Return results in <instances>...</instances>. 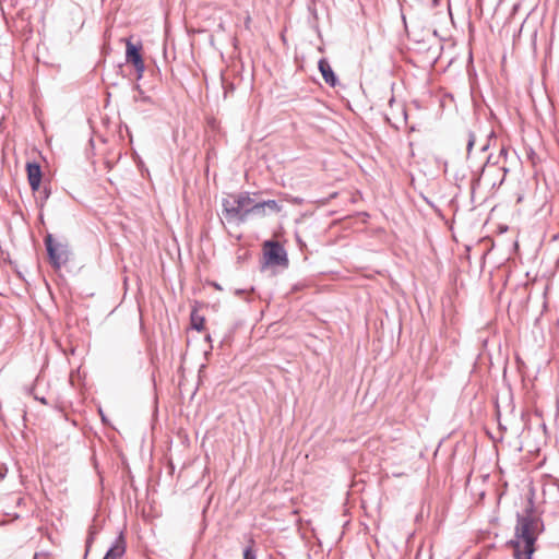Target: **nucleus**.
Here are the masks:
<instances>
[{"mask_svg": "<svg viewBox=\"0 0 559 559\" xmlns=\"http://www.w3.org/2000/svg\"><path fill=\"white\" fill-rule=\"evenodd\" d=\"M544 531V522L533 506L516 513L514 539L508 544L513 548L514 559H532L536 551V540Z\"/></svg>", "mask_w": 559, "mask_h": 559, "instance_id": "1", "label": "nucleus"}, {"mask_svg": "<svg viewBox=\"0 0 559 559\" xmlns=\"http://www.w3.org/2000/svg\"><path fill=\"white\" fill-rule=\"evenodd\" d=\"M223 214L227 222L242 224L250 216L263 217L266 215L263 202H254L248 192L230 194L223 199Z\"/></svg>", "mask_w": 559, "mask_h": 559, "instance_id": "2", "label": "nucleus"}, {"mask_svg": "<svg viewBox=\"0 0 559 559\" xmlns=\"http://www.w3.org/2000/svg\"><path fill=\"white\" fill-rule=\"evenodd\" d=\"M47 255L50 265L55 270H60L71 257V250L66 241H57L51 234H47L44 238Z\"/></svg>", "mask_w": 559, "mask_h": 559, "instance_id": "3", "label": "nucleus"}, {"mask_svg": "<svg viewBox=\"0 0 559 559\" xmlns=\"http://www.w3.org/2000/svg\"><path fill=\"white\" fill-rule=\"evenodd\" d=\"M264 265H288V258L284 247L277 241L267 240L263 248Z\"/></svg>", "mask_w": 559, "mask_h": 559, "instance_id": "4", "label": "nucleus"}, {"mask_svg": "<svg viewBox=\"0 0 559 559\" xmlns=\"http://www.w3.org/2000/svg\"><path fill=\"white\" fill-rule=\"evenodd\" d=\"M141 43L133 44L129 39L126 41V61L134 67L138 80L142 79L145 71V64L141 55Z\"/></svg>", "mask_w": 559, "mask_h": 559, "instance_id": "5", "label": "nucleus"}, {"mask_svg": "<svg viewBox=\"0 0 559 559\" xmlns=\"http://www.w3.org/2000/svg\"><path fill=\"white\" fill-rule=\"evenodd\" d=\"M26 174L31 190L33 192L38 191L43 179V171L40 165L37 162H27Z\"/></svg>", "mask_w": 559, "mask_h": 559, "instance_id": "6", "label": "nucleus"}, {"mask_svg": "<svg viewBox=\"0 0 559 559\" xmlns=\"http://www.w3.org/2000/svg\"><path fill=\"white\" fill-rule=\"evenodd\" d=\"M124 552H126V539H124L123 533L120 532V534L116 537L112 545L106 551L103 559H120L124 555Z\"/></svg>", "mask_w": 559, "mask_h": 559, "instance_id": "7", "label": "nucleus"}, {"mask_svg": "<svg viewBox=\"0 0 559 559\" xmlns=\"http://www.w3.org/2000/svg\"><path fill=\"white\" fill-rule=\"evenodd\" d=\"M318 68L320 73L322 74L324 82L331 87H335L338 83V79L334 73L332 67L330 66L329 61L324 58L320 59L318 62Z\"/></svg>", "mask_w": 559, "mask_h": 559, "instance_id": "8", "label": "nucleus"}, {"mask_svg": "<svg viewBox=\"0 0 559 559\" xmlns=\"http://www.w3.org/2000/svg\"><path fill=\"white\" fill-rule=\"evenodd\" d=\"M191 328L201 332L204 329L205 319L203 316H200L197 309H193L190 313Z\"/></svg>", "mask_w": 559, "mask_h": 559, "instance_id": "9", "label": "nucleus"}, {"mask_svg": "<svg viewBox=\"0 0 559 559\" xmlns=\"http://www.w3.org/2000/svg\"><path fill=\"white\" fill-rule=\"evenodd\" d=\"M37 192L38 197L36 198V203L39 209H43L51 194V188L48 185H44Z\"/></svg>", "mask_w": 559, "mask_h": 559, "instance_id": "10", "label": "nucleus"}, {"mask_svg": "<svg viewBox=\"0 0 559 559\" xmlns=\"http://www.w3.org/2000/svg\"><path fill=\"white\" fill-rule=\"evenodd\" d=\"M265 210L271 213H278L282 211V205L276 200L262 201Z\"/></svg>", "mask_w": 559, "mask_h": 559, "instance_id": "11", "label": "nucleus"}, {"mask_svg": "<svg viewBox=\"0 0 559 559\" xmlns=\"http://www.w3.org/2000/svg\"><path fill=\"white\" fill-rule=\"evenodd\" d=\"M136 90H138V95L134 96V102L135 103H144V104H151L152 103V98L150 96H146L143 91L140 88L139 85H136Z\"/></svg>", "mask_w": 559, "mask_h": 559, "instance_id": "12", "label": "nucleus"}, {"mask_svg": "<svg viewBox=\"0 0 559 559\" xmlns=\"http://www.w3.org/2000/svg\"><path fill=\"white\" fill-rule=\"evenodd\" d=\"M94 536H95V531L93 530V527L90 528V532H88V536L86 538V550H85V557L87 556L88 551H90V548L94 542Z\"/></svg>", "mask_w": 559, "mask_h": 559, "instance_id": "13", "label": "nucleus"}, {"mask_svg": "<svg viewBox=\"0 0 559 559\" xmlns=\"http://www.w3.org/2000/svg\"><path fill=\"white\" fill-rule=\"evenodd\" d=\"M475 141H476V136L474 134L473 131H469L468 132V140H467V145H466V150H467V154L469 155V153L472 152L474 145H475Z\"/></svg>", "mask_w": 559, "mask_h": 559, "instance_id": "14", "label": "nucleus"}, {"mask_svg": "<svg viewBox=\"0 0 559 559\" xmlns=\"http://www.w3.org/2000/svg\"><path fill=\"white\" fill-rule=\"evenodd\" d=\"M243 559H257V554L251 546L243 549Z\"/></svg>", "mask_w": 559, "mask_h": 559, "instance_id": "15", "label": "nucleus"}, {"mask_svg": "<svg viewBox=\"0 0 559 559\" xmlns=\"http://www.w3.org/2000/svg\"><path fill=\"white\" fill-rule=\"evenodd\" d=\"M31 393L33 394V396H34V399H35L36 401H39V402H40L41 404H44V405H47V404H48V402H47V400H46V397H45V396H40V395H38V394L34 393V389H31Z\"/></svg>", "mask_w": 559, "mask_h": 559, "instance_id": "16", "label": "nucleus"}, {"mask_svg": "<svg viewBox=\"0 0 559 559\" xmlns=\"http://www.w3.org/2000/svg\"><path fill=\"white\" fill-rule=\"evenodd\" d=\"M245 293H247V290H245V289H236V292H235L236 295H242Z\"/></svg>", "mask_w": 559, "mask_h": 559, "instance_id": "17", "label": "nucleus"}, {"mask_svg": "<svg viewBox=\"0 0 559 559\" xmlns=\"http://www.w3.org/2000/svg\"><path fill=\"white\" fill-rule=\"evenodd\" d=\"M488 148H489V143L487 142L486 144L483 145L481 151L485 152Z\"/></svg>", "mask_w": 559, "mask_h": 559, "instance_id": "18", "label": "nucleus"}, {"mask_svg": "<svg viewBox=\"0 0 559 559\" xmlns=\"http://www.w3.org/2000/svg\"><path fill=\"white\" fill-rule=\"evenodd\" d=\"M99 414H100V416H102V420H103V423H105V421H106V416L104 415V413H103V411H102V409H99Z\"/></svg>", "mask_w": 559, "mask_h": 559, "instance_id": "19", "label": "nucleus"}, {"mask_svg": "<svg viewBox=\"0 0 559 559\" xmlns=\"http://www.w3.org/2000/svg\"><path fill=\"white\" fill-rule=\"evenodd\" d=\"M500 154H501V155H507V151H506L504 148H502V150L500 151Z\"/></svg>", "mask_w": 559, "mask_h": 559, "instance_id": "20", "label": "nucleus"}, {"mask_svg": "<svg viewBox=\"0 0 559 559\" xmlns=\"http://www.w3.org/2000/svg\"><path fill=\"white\" fill-rule=\"evenodd\" d=\"M216 289H222L221 286L217 283L213 284Z\"/></svg>", "mask_w": 559, "mask_h": 559, "instance_id": "21", "label": "nucleus"}, {"mask_svg": "<svg viewBox=\"0 0 559 559\" xmlns=\"http://www.w3.org/2000/svg\"><path fill=\"white\" fill-rule=\"evenodd\" d=\"M493 135H495V133H493V131H491L490 134H489V138H491Z\"/></svg>", "mask_w": 559, "mask_h": 559, "instance_id": "22", "label": "nucleus"}, {"mask_svg": "<svg viewBox=\"0 0 559 559\" xmlns=\"http://www.w3.org/2000/svg\"><path fill=\"white\" fill-rule=\"evenodd\" d=\"M556 485H557V487H558V489H559V480H557V481H556Z\"/></svg>", "mask_w": 559, "mask_h": 559, "instance_id": "23", "label": "nucleus"}, {"mask_svg": "<svg viewBox=\"0 0 559 559\" xmlns=\"http://www.w3.org/2000/svg\"><path fill=\"white\" fill-rule=\"evenodd\" d=\"M435 3H438V0H433Z\"/></svg>", "mask_w": 559, "mask_h": 559, "instance_id": "24", "label": "nucleus"}]
</instances>
